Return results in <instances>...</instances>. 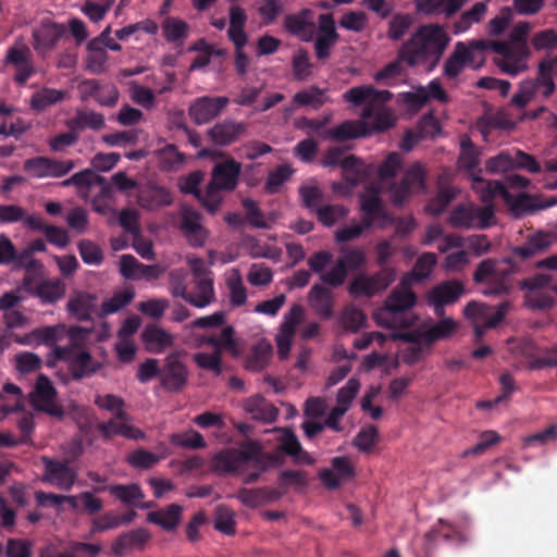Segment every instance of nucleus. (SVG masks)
Masks as SVG:
<instances>
[{
  "mask_svg": "<svg viewBox=\"0 0 557 557\" xmlns=\"http://www.w3.org/2000/svg\"><path fill=\"white\" fill-rule=\"evenodd\" d=\"M66 327L64 324H57L51 326H41L32 330L25 334L17 342L28 346L48 345L55 347V343L65 337Z\"/></svg>",
  "mask_w": 557,
  "mask_h": 557,
  "instance_id": "29",
  "label": "nucleus"
},
{
  "mask_svg": "<svg viewBox=\"0 0 557 557\" xmlns=\"http://www.w3.org/2000/svg\"><path fill=\"white\" fill-rule=\"evenodd\" d=\"M478 52H481L480 47H472V41L468 45L458 42L453 54L445 63V74L451 78L456 77L466 64L474 62Z\"/></svg>",
  "mask_w": 557,
  "mask_h": 557,
  "instance_id": "31",
  "label": "nucleus"
},
{
  "mask_svg": "<svg viewBox=\"0 0 557 557\" xmlns=\"http://www.w3.org/2000/svg\"><path fill=\"white\" fill-rule=\"evenodd\" d=\"M73 168L72 160H54L46 157L28 159L24 163V170L36 178H59L71 172Z\"/></svg>",
  "mask_w": 557,
  "mask_h": 557,
  "instance_id": "16",
  "label": "nucleus"
},
{
  "mask_svg": "<svg viewBox=\"0 0 557 557\" xmlns=\"http://www.w3.org/2000/svg\"><path fill=\"white\" fill-rule=\"evenodd\" d=\"M214 300L213 278L194 280V290L187 294L186 301L196 308H206Z\"/></svg>",
  "mask_w": 557,
  "mask_h": 557,
  "instance_id": "41",
  "label": "nucleus"
},
{
  "mask_svg": "<svg viewBox=\"0 0 557 557\" xmlns=\"http://www.w3.org/2000/svg\"><path fill=\"white\" fill-rule=\"evenodd\" d=\"M401 166V158L398 153L393 152L387 156L384 162L381 164L379 169V178L380 186L379 188H368L366 193L375 194L379 198V194L383 191H388L389 197L392 196V190L395 189L396 185L392 184V178L397 174Z\"/></svg>",
  "mask_w": 557,
  "mask_h": 557,
  "instance_id": "35",
  "label": "nucleus"
},
{
  "mask_svg": "<svg viewBox=\"0 0 557 557\" xmlns=\"http://www.w3.org/2000/svg\"><path fill=\"white\" fill-rule=\"evenodd\" d=\"M396 280L394 268H383L380 271L356 275L348 285V293L354 297L372 298L387 289Z\"/></svg>",
  "mask_w": 557,
  "mask_h": 557,
  "instance_id": "8",
  "label": "nucleus"
},
{
  "mask_svg": "<svg viewBox=\"0 0 557 557\" xmlns=\"http://www.w3.org/2000/svg\"><path fill=\"white\" fill-rule=\"evenodd\" d=\"M284 28L302 41L313 40L315 35L314 12L310 9H301L296 13L287 14L284 18Z\"/></svg>",
  "mask_w": 557,
  "mask_h": 557,
  "instance_id": "24",
  "label": "nucleus"
},
{
  "mask_svg": "<svg viewBox=\"0 0 557 557\" xmlns=\"http://www.w3.org/2000/svg\"><path fill=\"white\" fill-rule=\"evenodd\" d=\"M295 102L300 106H309L313 109H319L330 99L325 95V90L320 89L315 86H311L308 89L301 90L294 96Z\"/></svg>",
  "mask_w": 557,
  "mask_h": 557,
  "instance_id": "58",
  "label": "nucleus"
},
{
  "mask_svg": "<svg viewBox=\"0 0 557 557\" xmlns=\"http://www.w3.org/2000/svg\"><path fill=\"white\" fill-rule=\"evenodd\" d=\"M308 301L312 310L321 318L333 317V294L325 286L313 285L308 294Z\"/></svg>",
  "mask_w": 557,
  "mask_h": 557,
  "instance_id": "40",
  "label": "nucleus"
},
{
  "mask_svg": "<svg viewBox=\"0 0 557 557\" xmlns=\"http://www.w3.org/2000/svg\"><path fill=\"white\" fill-rule=\"evenodd\" d=\"M487 7L484 2L474 3L469 10L465 11L458 21L454 24V33L460 34L467 32L473 24L479 23L485 16Z\"/></svg>",
  "mask_w": 557,
  "mask_h": 557,
  "instance_id": "53",
  "label": "nucleus"
},
{
  "mask_svg": "<svg viewBox=\"0 0 557 557\" xmlns=\"http://www.w3.org/2000/svg\"><path fill=\"white\" fill-rule=\"evenodd\" d=\"M424 180V166L419 162L413 163L406 170L401 183L392 190L391 200L395 205H401L410 194L423 191Z\"/></svg>",
  "mask_w": 557,
  "mask_h": 557,
  "instance_id": "19",
  "label": "nucleus"
},
{
  "mask_svg": "<svg viewBox=\"0 0 557 557\" xmlns=\"http://www.w3.org/2000/svg\"><path fill=\"white\" fill-rule=\"evenodd\" d=\"M170 442L175 446L190 449H198L207 446L203 436L195 430L172 434Z\"/></svg>",
  "mask_w": 557,
  "mask_h": 557,
  "instance_id": "62",
  "label": "nucleus"
},
{
  "mask_svg": "<svg viewBox=\"0 0 557 557\" xmlns=\"http://www.w3.org/2000/svg\"><path fill=\"white\" fill-rule=\"evenodd\" d=\"M180 230L187 243L195 248L203 247L207 243L210 232L201 223V214L189 206L180 208Z\"/></svg>",
  "mask_w": 557,
  "mask_h": 557,
  "instance_id": "13",
  "label": "nucleus"
},
{
  "mask_svg": "<svg viewBox=\"0 0 557 557\" xmlns=\"http://www.w3.org/2000/svg\"><path fill=\"white\" fill-rule=\"evenodd\" d=\"M441 243L437 246V249L441 252H447L451 248H460L463 246V239L458 235H443V228L438 224L430 225L425 232L424 238L422 243L424 245H431L436 240Z\"/></svg>",
  "mask_w": 557,
  "mask_h": 557,
  "instance_id": "44",
  "label": "nucleus"
},
{
  "mask_svg": "<svg viewBox=\"0 0 557 557\" xmlns=\"http://www.w3.org/2000/svg\"><path fill=\"white\" fill-rule=\"evenodd\" d=\"M460 154L458 163L460 168L473 170L479 165V150L474 147L469 136L465 135L460 140Z\"/></svg>",
  "mask_w": 557,
  "mask_h": 557,
  "instance_id": "60",
  "label": "nucleus"
},
{
  "mask_svg": "<svg viewBox=\"0 0 557 557\" xmlns=\"http://www.w3.org/2000/svg\"><path fill=\"white\" fill-rule=\"evenodd\" d=\"M272 347L267 342L257 344L246 360V368L251 371L264 369L271 357Z\"/></svg>",
  "mask_w": 557,
  "mask_h": 557,
  "instance_id": "55",
  "label": "nucleus"
},
{
  "mask_svg": "<svg viewBox=\"0 0 557 557\" xmlns=\"http://www.w3.org/2000/svg\"><path fill=\"white\" fill-rule=\"evenodd\" d=\"M259 453L260 446L256 442H246L239 448L222 450L213 458L214 470L222 473L237 471Z\"/></svg>",
  "mask_w": 557,
  "mask_h": 557,
  "instance_id": "11",
  "label": "nucleus"
},
{
  "mask_svg": "<svg viewBox=\"0 0 557 557\" xmlns=\"http://www.w3.org/2000/svg\"><path fill=\"white\" fill-rule=\"evenodd\" d=\"M240 173L242 163L233 158H227L213 166L210 182L213 183V186L232 191L238 184Z\"/></svg>",
  "mask_w": 557,
  "mask_h": 557,
  "instance_id": "25",
  "label": "nucleus"
},
{
  "mask_svg": "<svg viewBox=\"0 0 557 557\" xmlns=\"http://www.w3.org/2000/svg\"><path fill=\"white\" fill-rule=\"evenodd\" d=\"M360 386L361 384L358 379H349L347 383L338 389L336 395V406L334 408H339L346 413L349 410L352 400L359 393Z\"/></svg>",
  "mask_w": 557,
  "mask_h": 557,
  "instance_id": "59",
  "label": "nucleus"
},
{
  "mask_svg": "<svg viewBox=\"0 0 557 557\" xmlns=\"http://www.w3.org/2000/svg\"><path fill=\"white\" fill-rule=\"evenodd\" d=\"M44 474L41 481L63 491H70L77 481V471L65 460L41 457Z\"/></svg>",
  "mask_w": 557,
  "mask_h": 557,
  "instance_id": "12",
  "label": "nucleus"
},
{
  "mask_svg": "<svg viewBox=\"0 0 557 557\" xmlns=\"http://www.w3.org/2000/svg\"><path fill=\"white\" fill-rule=\"evenodd\" d=\"M188 370L180 352L169 354L160 371V383L170 392H180L187 383Z\"/></svg>",
  "mask_w": 557,
  "mask_h": 557,
  "instance_id": "17",
  "label": "nucleus"
},
{
  "mask_svg": "<svg viewBox=\"0 0 557 557\" xmlns=\"http://www.w3.org/2000/svg\"><path fill=\"white\" fill-rule=\"evenodd\" d=\"M246 132V125L243 122L225 120L214 124L208 129L210 139L219 146H227L236 141Z\"/></svg>",
  "mask_w": 557,
  "mask_h": 557,
  "instance_id": "32",
  "label": "nucleus"
},
{
  "mask_svg": "<svg viewBox=\"0 0 557 557\" xmlns=\"http://www.w3.org/2000/svg\"><path fill=\"white\" fill-rule=\"evenodd\" d=\"M30 59V49L24 44L17 42L8 50L7 62L15 67V81L20 84H24L34 72Z\"/></svg>",
  "mask_w": 557,
  "mask_h": 557,
  "instance_id": "30",
  "label": "nucleus"
},
{
  "mask_svg": "<svg viewBox=\"0 0 557 557\" xmlns=\"http://www.w3.org/2000/svg\"><path fill=\"white\" fill-rule=\"evenodd\" d=\"M474 281L483 284L482 294L485 296H499L510 288L508 275L499 264L493 260L482 261L474 272Z\"/></svg>",
  "mask_w": 557,
  "mask_h": 557,
  "instance_id": "10",
  "label": "nucleus"
},
{
  "mask_svg": "<svg viewBox=\"0 0 557 557\" xmlns=\"http://www.w3.org/2000/svg\"><path fill=\"white\" fill-rule=\"evenodd\" d=\"M137 201L144 209L156 210L172 205L173 196L165 187L147 185L140 189Z\"/></svg>",
  "mask_w": 557,
  "mask_h": 557,
  "instance_id": "36",
  "label": "nucleus"
},
{
  "mask_svg": "<svg viewBox=\"0 0 557 557\" xmlns=\"http://www.w3.org/2000/svg\"><path fill=\"white\" fill-rule=\"evenodd\" d=\"M150 533L143 528L131 530L119 535L111 545L112 553L122 557L131 550H143L150 541Z\"/></svg>",
  "mask_w": 557,
  "mask_h": 557,
  "instance_id": "28",
  "label": "nucleus"
},
{
  "mask_svg": "<svg viewBox=\"0 0 557 557\" xmlns=\"http://www.w3.org/2000/svg\"><path fill=\"white\" fill-rule=\"evenodd\" d=\"M293 75L297 81H306L312 74V63L305 49H298L292 60Z\"/></svg>",
  "mask_w": 557,
  "mask_h": 557,
  "instance_id": "64",
  "label": "nucleus"
},
{
  "mask_svg": "<svg viewBox=\"0 0 557 557\" xmlns=\"http://www.w3.org/2000/svg\"><path fill=\"white\" fill-rule=\"evenodd\" d=\"M530 30L529 22H519L511 29L507 40H473L472 47H480L482 52H494L493 61L500 72L516 76L528 70L531 50L527 38Z\"/></svg>",
  "mask_w": 557,
  "mask_h": 557,
  "instance_id": "1",
  "label": "nucleus"
},
{
  "mask_svg": "<svg viewBox=\"0 0 557 557\" xmlns=\"http://www.w3.org/2000/svg\"><path fill=\"white\" fill-rule=\"evenodd\" d=\"M108 491L113 497L126 505L138 506L145 497L140 486L136 483L110 485Z\"/></svg>",
  "mask_w": 557,
  "mask_h": 557,
  "instance_id": "51",
  "label": "nucleus"
},
{
  "mask_svg": "<svg viewBox=\"0 0 557 557\" xmlns=\"http://www.w3.org/2000/svg\"><path fill=\"white\" fill-rule=\"evenodd\" d=\"M65 284L59 278H51L38 282L34 295L45 304H54L65 295Z\"/></svg>",
  "mask_w": 557,
  "mask_h": 557,
  "instance_id": "46",
  "label": "nucleus"
},
{
  "mask_svg": "<svg viewBox=\"0 0 557 557\" xmlns=\"http://www.w3.org/2000/svg\"><path fill=\"white\" fill-rule=\"evenodd\" d=\"M361 209L364 218L360 222H351L335 232V240L338 243L351 242L362 234V232L373 225L376 220L385 218V213L380 199L375 194L364 193L361 198Z\"/></svg>",
  "mask_w": 557,
  "mask_h": 557,
  "instance_id": "6",
  "label": "nucleus"
},
{
  "mask_svg": "<svg viewBox=\"0 0 557 557\" xmlns=\"http://www.w3.org/2000/svg\"><path fill=\"white\" fill-rule=\"evenodd\" d=\"M343 98L354 106H364L362 119L372 121V129L383 132L396 122L394 112L385 107V103L392 98L387 90H376L370 85L357 86L348 89Z\"/></svg>",
  "mask_w": 557,
  "mask_h": 557,
  "instance_id": "3",
  "label": "nucleus"
},
{
  "mask_svg": "<svg viewBox=\"0 0 557 557\" xmlns=\"http://www.w3.org/2000/svg\"><path fill=\"white\" fill-rule=\"evenodd\" d=\"M81 86L88 90L91 95H95L97 101L101 106L112 107L117 101L119 91L114 86L101 88L99 84L94 79L85 81Z\"/></svg>",
  "mask_w": 557,
  "mask_h": 557,
  "instance_id": "54",
  "label": "nucleus"
},
{
  "mask_svg": "<svg viewBox=\"0 0 557 557\" xmlns=\"http://www.w3.org/2000/svg\"><path fill=\"white\" fill-rule=\"evenodd\" d=\"M228 104L226 97H200L191 102L188 114L197 125H202L218 117Z\"/></svg>",
  "mask_w": 557,
  "mask_h": 557,
  "instance_id": "20",
  "label": "nucleus"
},
{
  "mask_svg": "<svg viewBox=\"0 0 557 557\" xmlns=\"http://www.w3.org/2000/svg\"><path fill=\"white\" fill-rule=\"evenodd\" d=\"M416 301L413 292L401 284L392 290L382 307L373 311L372 318L379 326L385 329H408L416 322V317L410 311Z\"/></svg>",
  "mask_w": 557,
  "mask_h": 557,
  "instance_id": "4",
  "label": "nucleus"
},
{
  "mask_svg": "<svg viewBox=\"0 0 557 557\" xmlns=\"http://www.w3.org/2000/svg\"><path fill=\"white\" fill-rule=\"evenodd\" d=\"M355 476V468L347 457H334L331 468L323 469L319 478L323 485L330 490L337 488Z\"/></svg>",
  "mask_w": 557,
  "mask_h": 557,
  "instance_id": "23",
  "label": "nucleus"
},
{
  "mask_svg": "<svg viewBox=\"0 0 557 557\" xmlns=\"http://www.w3.org/2000/svg\"><path fill=\"white\" fill-rule=\"evenodd\" d=\"M555 236L545 232H536L527 237L525 243L515 249V253L523 259L545 252L554 244Z\"/></svg>",
  "mask_w": 557,
  "mask_h": 557,
  "instance_id": "39",
  "label": "nucleus"
},
{
  "mask_svg": "<svg viewBox=\"0 0 557 557\" xmlns=\"http://www.w3.org/2000/svg\"><path fill=\"white\" fill-rule=\"evenodd\" d=\"M459 329V323L453 318H444L421 333V337L429 344L450 337Z\"/></svg>",
  "mask_w": 557,
  "mask_h": 557,
  "instance_id": "48",
  "label": "nucleus"
},
{
  "mask_svg": "<svg viewBox=\"0 0 557 557\" xmlns=\"http://www.w3.org/2000/svg\"><path fill=\"white\" fill-rule=\"evenodd\" d=\"M87 57L85 59L86 69L95 74L103 73L107 69L108 53L101 47L99 41L90 40L87 46Z\"/></svg>",
  "mask_w": 557,
  "mask_h": 557,
  "instance_id": "52",
  "label": "nucleus"
},
{
  "mask_svg": "<svg viewBox=\"0 0 557 557\" xmlns=\"http://www.w3.org/2000/svg\"><path fill=\"white\" fill-rule=\"evenodd\" d=\"M368 134L369 126L366 121H345L339 125L322 132L321 137L334 141H345L367 136Z\"/></svg>",
  "mask_w": 557,
  "mask_h": 557,
  "instance_id": "34",
  "label": "nucleus"
},
{
  "mask_svg": "<svg viewBox=\"0 0 557 557\" xmlns=\"http://www.w3.org/2000/svg\"><path fill=\"white\" fill-rule=\"evenodd\" d=\"M98 430L104 437H112L114 435H122L131 440L144 437V432L129 423V417L126 412L124 418H116L114 416L110 421L100 423Z\"/></svg>",
  "mask_w": 557,
  "mask_h": 557,
  "instance_id": "37",
  "label": "nucleus"
},
{
  "mask_svg": "<svg viewBox=\"0 0 557 557\" xmlns=\"http://www.w3.org/2000/svg\"><path fill=\"white\" fill-rule=\"evenodd\" d=\"M188 29V24L176 17H166L162 23L163 36L170 42L184 40Z\"/></svg>",
  "mask_w": 557,
  "mask_h": 557,
  "instance_id": "57",
  "label": "nucleus"
},
{
  "mask_svg": "<svg viewBox=\"0 0 557 557\" xmlns=\"http://www.w3.org/2000/svg\"><path fill=\"white\" fill-rule=\"evenodd\" d=\"M175 335L159 325L145 327L141 333V341L149 352L161 354L171 348L175 342Z\"/></svg>",
  "mask_w": 557,
  "mask_h": 557,
  "instance_id": "33",
  "label": "nucleus"
},
{
  "mask_svg": "<svg viewBox=\"0 0 557 557\" xmlns=\"http://www.w3.org/2000/svg\"><path fill=\"white\" fill-rule=\"evenodd\" d=\"M449 38L437 25H424L399 49L398 57L409 66H424L432 70L442 58Z\"/></svg>",
  "mask_w": 557,
  "mask_h": 557,
  "instance_id": "2",
  "label": "nucleus"
},
{
  "mask_svg": "<svg viewBox=\"0 0 557 557\" xmlns=\"http://www.w3.org/2000/svg\"><path fill=\"white\" fill-rule=\"evenodd\" d=\"M247 281L253 287L264 288L273 281V271L263 263H253L247 272Z\"/></svg>",
  "mask_w": 557,
  "mask_h": 557,
  "instance_id": "61",
  "label": "nucleus"
},
{
  "mask_svg": "<svg viewBox=\"0 0 557 557\" xmlns=\"http://www.w3.org/2000/svg\"><path fill=\"white\" fill-rule=\"evenodd\" d=\"M57 360L69 362V369L75 380L89 376L101 368V363L96 361L88 351L74 354L70 347H52L48 362L52 364Z\"/></svg>",
  "mask_w": 557,
  "mask_h": 557,
  "instance_id": "9",
  "label": "nucleus"
},
{
  "mask_svg": "<svg viewBox=\"0 0 557 557\" xmlns=\"http://www.w3.org/2000/svg\"><path fill=\"white\" fill-rule=\"evenodd\" d=\"M530 181L521 175H511L506 178V185L498 181H485L480 176L472 177V186L483 202L491 201L494 197H502L510 209L518 213L521 197L513 200L507 188H527Z\"/></svg>",
  "mask_w": 557,
  "mask_h": 557,
  "instance_id": "5",
  "label": "nucleus"
},
{
  "mask_svg": "<svg viewBox=\"0 0 557 557\" xmlns=\"http://www.w3.org/2000/svg\"><path fill=\"white\" fill-rule=\"evenodd\" d=\"M304 315L305 311L300 305H293L284 315L275 335L277 355L280 359L285 360L288 358L296 327L302 321Z\"/></svg>",
  "mask_w": 557,
  "mask_h": 557,
  "instance_id": "14",
  "label": "nucleus"
},
{
  "mask_svg": "<svg viewBox=\"0 0 557 557\" xmlns=\"http://www.w3.org/2000/svg\"><path fill=\"white\" fill-rule=\"evenodd\" d=\"M276 432L280 450L292 456L295 463L311 466L315 462L314 458L301 447L298 437L290 429H278Z\"/></svg>",
  "mask_w": 557,
  "mask_h": 557,
  "instance_id": "27",
  "label": "nucleus"
},
{
  "mask_svg": "<svg viewBox=\"0 0 557 557\" xmlns=\"http://www.w3.org/2000/svg\"><path fill=\"white\" fill-rule=\"evenodd\" d=\"M483 207L473 203L459 205L448 216V223L456 228L484 230L495 224L494 208L488 202Z\"/></svg>",
  "mask_w": 557,
  "mask_h": 557,
  "instance_id": "7",
  "label": "nucleus"
},
{
  "mask_svg": "<svg viewBox=\"0 0 557 557\" xmlns=\"http://www.w3.org/2000/svg\"><path fill=\"white\" fill-rule=\"evenodd\" d=\"M32 405L36 410L53 417L63 414L62 407L57 401V392L46 375H39L34 391L30 393Z\"/></svg>",
  "mask_w": 557,
  "mask_h": 557,
  "instance_id": "18",
  "label": "nucleus"
},
{
  "mask_svg": "<svg viewBox=\"0 0 557 557\" xmlns=\"http://www.w3.org/2000/svg\"><path fill=\"white\" fill-rule=\"evenodd\" d=\"M549 278L541 274L534 275L522 283L527 290L525 302L531 309H547L554 304L553 297L545 290H549Z\"/></svg>",
  "mask_w": 557,
  "mask_h": 557,
  "instance_id": "22",
  "label": "nucleus"
},
{
  "mask_svg": "<svg viewBox=\"0 0 557 557\" xmlns=\"http://www.w3.org/2000/svg\"><path fill=\"white\" fill-rule=\"evenodd\" d=\"M135 297L133 288H126L122 292L115 293L111 298L106 299L101 304L100 314L109 315L115 313L127 306Z\"/></svg>",
  "mask_w": 557,
  "mask_h": 557,
  "instance_id": "56",
  "label": "nucleus"
},
{
  "mask_svg": "<svg viewBox=\"0 0 557 557\" xmlns=\"http://www.w3.org/2000/svg\"><path fill=\"white\" fill-rule=\"evenodd\" d=\"M244 411L253 420L273 422L277 417L276 408L261 395H253L242 404Z\"/></svg>",
  "mask_w": 557,
  "mask_h": 557,
  "instance_id": "38",
  "label": "nucleus"
},
{
  "mask_svg": "<svg viewBox=\"0 0 557 557\" xmlns=\"http://www.w3.org/2000/svg\"><path fill=\"white\" fill-rule=\"evenodd\" d=\"M456 195L457 189L455 187L440 186L436 197L426 205L425 210L432 214L438 215L446 209Z\"/></svg>",
  "mask_w": 557,
  "mask_h": 557,
  "instance_id": "63",
  "label": "nucleus"
},
{
  "mask_svg": "<svg viewBox=\"0 0 557 557\" xmlns=\"http://www.w3.org/2000/svg\"><path fill=\"white\" fill-rule=\"evenodd\" d=\"M225 284L230 302L233 307H242L247 302V289L238 269H231L226 274Z\"/></svg>",
  "mask_w": 557,
  "mask_h": 557,
  "instance_id": "49",
  "label": "nucleus"
},
{
  "mask_svg": "<svg viewBox=\"0 0 557 557\" xmlns=\"http://www.w3.org/2000/svg\"><path fill=\"white\" fill-rule=\"evenodd\" d=\"M510 310V302L504 301L495 309L482 302L471 301L465 309L463 314L472 325L483 324L484 327H495Z\"/></svg>",
  "mask_w": 557,
  "mask_h": 557,
  "instance_id": "15",
  "label": "nucleus"
},
{
  "mask_svg": "<svg viewBox=\"0 0 557 557\" xmlns=\"http://www.w3.org/2000/svg\"><path fill=\"white\" fill-rule=\"evenodd\" d=\"M182 511L183 508L180 505L171 504L164 509L149 512L147 520L166 531H172L180 524Z\"/></svg>",
  "mask_w": 557,
  "mask_h": 557,
  "instance_id": "45",
  "label": "nucleus"
},
{
  "mask_svg": "<svg viewBox=\"0 0 557 557\" xmlns=\"http://www.w3.org/2000/svg\"><path fill=\"white\" fill-rule=\"evenodd\" d=\"M463 293L459 281H448L435 286L428 295L429 304L437 315L444 314V306L455 302Z\"/></svg>",
  "mask_w": 557,
  "mask_h": 557,
  "instance_id": "26",
  "label": "nucleus"
},
{
  "mask_svg": "<svg viewBox=\"0 0 557 557\" xmlns=\"http://www.w3.org/2000/svg\"><path fill=\"white\" fill-rule=\"evenodd\" d=\"M318 30L319 34L314 41V52L319 60H326L331 55V49L339 39L332 14L324 13L319 15Z\"/></svg>",
  "mask_w": 557,
  "mask_h": 557,
  "instance_id": "21",
  "label": "nucleus"
},
{
  "mask_svg": "<svg viewBox=\"0 0 557 557\" xmlns=\"http://www.w3.org/2000/svg\"><path fill=\"white\" fill-rule=\"evenodd\" d=\"M96 297L82 290H73L66 304L67 311L78 320H87L95 307Z\"/></svg>",
  "mask_w": 557,
  "mask_h": 557,
  "instance_id": "42",
  "label": "nucleus"
},
{
  "mask_svg": "<svg viewBox=\"0 0 557 557\" xmlns=\"http://www.w3.org/2000/svg\"><path fill=\"white\" fill-rule=\"evenodd\" d=\"M465 3V0H416L419 12L425 14H455Z\"/></svg>",
  "mask_w": 557,
  "mask_h": 557,
  "instance_id": "47",
  "label": "nucleus"
},
{
  "mask_svg": "<svg viewBox=\"0 0 557 557\" xmlns=\"http://www.w3.org/2000/svg\"><path fill=\"white\" fill-rule=\"evenodd\" d=\"M69 98V92L55 88H41L30 98V107L37 111H44L52 104Z\"/></svg>",
  "mask_w": 557,
  "mask_h": 557,
  "instance_id": "50",
  "label": "nucleus"
},
{
  "mask_svg": "<svg viewBox=\"0 0 557 557\" xmlns=\"http://www.w3.org/2000/svg\"><path fill=\"white\" fill-rule=\"evenodd\" d=\"M65 125L76 133L85 128L99 131L104 127V116L89 110H77L73 117L66 120Z\"/></svg>",
  "mask_w": 557,
  "mask_h": 557,
  "instance_id": "43",
  "label": "nucleus"
}]
</instances>
